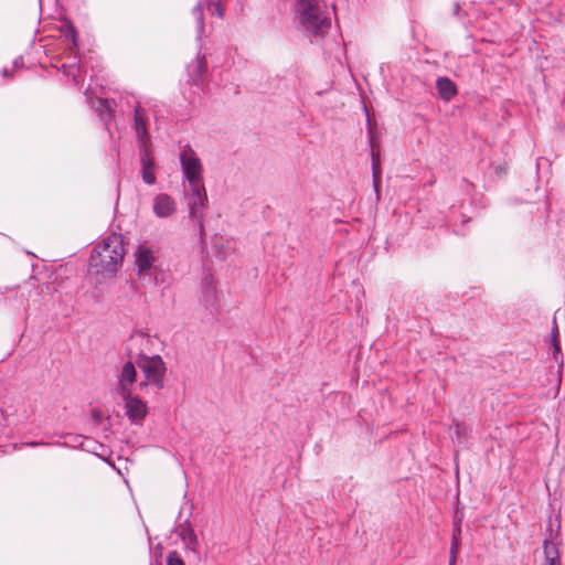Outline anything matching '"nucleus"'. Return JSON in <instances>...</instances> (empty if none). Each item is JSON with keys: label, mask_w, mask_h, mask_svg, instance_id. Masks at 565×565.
I'll list each match as a JSON object with an SVG mask.
<instances>
[{"label": "nucleus", "mask_w": 565, "mask_h": 565, "mask_svg": "<svg viewBox=\"0 0 565 565\" xmlns=\"http://www.w3.org/2000/svg\"><path fill=\"white\" fill-rule=\"evenodd\" d=\"M180 163L183 174L189 183L184 189V198L189 206V216L195 221L200 238L204 237V209L207 194L203 183V167L201 160L190 147L180 153Z\"/></svg>", "instance_id": "obj_1"}, {"label": "nucleus", "mask_w": 565, "mask_h": 565, "mask_svg": "<svg viewBox=\"0 0 565 565\" xmlns=\"http://www.w3.org/2000/svg\"><path fill=\"white\" fill-rule=\"evenodd\" d=\"M126 254L124 237L121 234L111 233L108 235L102 246L92 250L89 256V267L97 274L114 276L122 264Z\"/></svg>", "instance_id": "obj_2"}, {"label": "nucleus", "mask_w": 565, "mask_h": 565, "mask_svg": "<svg viewBox=\"0 0 565 565\" xmlns=\"http://www.w3.org/2000/svg\"><path fill=\"white\" fill-rule=\"evenodd\" d=\"M296 14L303 29L313 36L324 38L331 28L326 6L319 0H298Z\"/></svg>", "instance_id": "obj_3"}, {"label": "nucleus", "mask_w": 565, "mask_h": 565, "mask_svg": "<svg viewBox=\"0 0 565 565\" xmlns=\"http://www.w3.org/2000/svg\"><path fill=\"white\" fill-rule=\"evenodd\" d=\"M136 364L143 373V380L138 383L140 390L153 386L157 391H161L164 387L167 366L160 355L149 356L141 353L137 356Z\"/></svg>", "instance_id": "obj_4"}, {"label": "nucleus", "mask_w": 565, "mask_h": 565, "mask_svg": "<svg viewBox=\"0 0 565 565\" xmlns=\"http://www.w3.org/2000/svg\"><path fill=\"white\" fill-rule=\"evenodd\" d=\"M125 402L126 415L128 419L136 425L142 423L145 417L147 416L148 408L145 402L141 401L138 396H134L132 392L129 393V396H120Z\"/></svg>", "instance_id": "obj_5"}, {"label": "nucleus", "mask_w": 565, "mask_h": 565, "mask_svg": "<svg viewBox=\"0 0 565 565\" xmlns=\"http://www.w3.org/2000/svg\"><path fill=\"white\" fill-rule=\"evenodd\" d=\"M136 362L127 361L118 374V394L120 396H129L132 392V385L137 381Z\"/></svg>", "instance_id": "obj_6"}, {"label": "nucleus", "mask_w": 565, "mask_h": 565, "mask_svg": "<svg viewBox=\"0 0 565 565\" xmlns=\"http://www.w3.org/2000/svg\"><path fill=\"white\" fill-rule=\"evenodd\" d=\"M188 83L200 86L204 83L207 73V62L205 55L198 57L188 65Z\"/></svg>", "instance_id": "obj_7"}, {"label": "nucleus", "mask_w": 565, "mask_h": 565, "mask_svg": "<svg viewBox=\"0 0 565 565\" xmlns=\"http://www.w3.org/2000/svg\"><path fill=\"white\" fill-rule=\"evenodd\" d=\"M153 213L159 218H167L177 212V202L167 193H159L153 199Z\"/></svg>", "instance_id": "obj_8"}, {"label": "nucleus", "mask_w": 565, "mask_h": 565, "mask_svg": "<svg viewBox=\"0 0 565 565\" xmlns=\"http://www.w3.org/2000/svg\"><path fill=\"white\" fill-rule=\"evenodd\" d=\"M202 301L210 311L217 310L218 297L212 275H206L202 279Z\"/></svg>", "instance_id": "obj_9"}, {"label": "nucleus", "mask_w": 565, "mask_h": 565, "mask_svg": "<svg viewBox=\"0 0 565 565\" xmlns=\"http://www.w3.org/2000/svg\"><path fill=\"white\" fill-rule=\"evenodd\" d=\"M140 162L142 180L147 184L156 183L154 160L147 145L140 147Z\"/></svg>", "instance_id": "obj_10"}, {"label": "nucleus", "mask_w": 565, "mask_h": 565, "mask_svg": "<svg viewBox=\"0 0 565 565\" xmlns=\"http://www.w3.org/2000/svg\"><path fill=\"white\" fill-rule=\"evenodd\" d=\"M370 145H371V157H372V177L373 185L376 194L380 192V184L382 178L381 161H380V147L375 143V138L372 129L370 128Z\"/></svg>", "instance_id": "obj_11"}, {"label": "nucleus", "mask_w": 565, "mask_h": 565, "mask_svg": "<svg viewBox=\"0 0 565 565\" xmlns=\"http://www.w3.org/2000/svg\"><path fill=\"white\" fill-rule=\"evenodd\" d=\"M153 260L154 258L149 248L145 246L138 247L136 252V266L138 269L139 278H145L146 276L150 277Z\"/></svg>", "instance_id": "obj_12"}, {"label": "nucleus", "mask_w": 565, "mask_h": 565, "mask_svg": "<svg viewBox=\"0 0 565 565\" xmlns=\"http://www.w3.org/2000/svg\"><path fill=\"white\" fill-rule=\"evenodd\" d=\"M438 95L445 102H450L457 94V85L447 76L438 77L436 81Z\"/></svg>", "instance_id": "obj_13"}, {"label": "nucleus", "mask_w": 565, "mask_h": 565, "mask_svg": "<svg viewBox=\"0 0 565 565\" xmlns=\"http://www.w3.org/2000/svg\"><path fill=\"white\" fill-rule=\"evenodd\" d=\"M135 129L137 137L139 138L141 146L147 145L149 140V135L147 131V122L145 118L143 110L140 107H136L135 109Z\"/></svg>", "instance_id": "obj_14"}, {"label": "nucleus", "mask_w": 565, "mask_h": 565, "mask_svg": "<svg viewBox=\"0 0 565 565\" xmlns=\"http://www.w3.org/2000/svg\"><path fill=\"white\" fill-rule=\"evenodd\" d=\"M460 535H461V518L458 515L455 516L454 520V531H452V540L450 546V558L449 565H455L457 559V553L460 546Z\"/></svg>", "instance_id": "obj_15"}, {"label": "nucleus", "mask_w": 565, "mask_h": 565, "mask_svg": "<svg viewBox=\"0 0 565 565\" xmlns=\"http://www.w3.org/2000/svg\"><path fill=\"white\" fill-rule=\"evenodd\" d=\"M60 30L64 34L65 39L72 43L73 47L78 46L77 31H76L75 25L73 24V22L70 19L65 18V19L61 20Z\"/></svg>", "instance_id": "obj_16"}, {"label": "nucleus", "mask_w": 565, "mask_h": 565, "mask_svg": "<svg viewBox=\"0 0 565 565\" xmlns=\"http://www.w3.org/2000/svg\"><path fill=\"white\" fill-rule=\"evenodd\" d=\"M543 550L545 555V565L559 563V552L555 543L548 539L544 540Z\"/></svg>", "instance_id": "obj_17"}, {"label": "nucleus", "mask_w": 565, "mask_h": 565, "mask_svg": "<svg viewBox=\"0 0 565 565\" xmlns=\"http://www.w3.org/2000/svg\"><path fill=\"white\" fill-rule=\"evenodd\" d=\"M179 535L188 547L195 550V546L199 544V540L194 530L190 525L182 526Z\"/></svg>", "instance_id": "obj_18"}, {"label": "nucleus", "mask_w": 565, "mask_h": 565, "mask_svg": "<svg viewBox=\"0 0 565 565\" xmlns=\"http://www.w3.org/2000/svg\"><path fill=\"white\" fill-rule=\"evenodd\" d=\"M192 15L196 22L198 34L199 36H201L202 33L204 32V11L201 2L194 6V8L192 9Z\"/></svg>", "instance_id": "obj_19"}, {"label": "nucleus", "mask_w": 565, "mask_h": 565, "mask_svg": "<svg viewBox=\"0 0 565 565\" xmlns=\"http://www.w3.org/2000/svg\"><path fill=\"white\" fill-rule=\"evenodd\" d=\"M209 10L213 15L222 18L224 15V8L222 7L220 1H210Z\"/></svg>", "instance_id": "obj_20"}, {"label": "nucleus", "mask_w": 565, "mask_h": 565, "mask_svg": "<svg viewBox=\"0 0 565 565\" xmlns=\"http://www.w3.org/2000/svg\"><path fill=\"white\" fill-rule=\"evenodd\" d=\"M167 565H184V562L177 551H171L167 556Z\"/></svg>", "instance_id": "obj_21"}, {"label": "nucleus", "mask_w": 565, "mask_h": 565, "mask_svg": "<svg viewBox=\"0 0 565 565\" xmlns=\"http://www.w3.org/2000/svg\"><path fill=\"white\" fill-rule=\"evenodd\" d=\"M552 343V348H553V356H554V360L556 362H558V360L563 359V353H562V349H561V342L559 340L558 341H551Z\"/></svg>", "instance_id": "obj_22"}, {"label": "nucleus", "mask_w": 565, "mask_h": 565, "mask_svg": "<svg viewBox=\"0 0 565 565\" xmlns=\"http://www.w3.org/2000/svg\"><path fill=\"white\" fill-rule=\"evenodd\" d=\"M454 429L458 439H461L467 434V426L462 423H456Z\"/></svg>", "instance_id": "obj_23"}, {"label": "nucleus", "mask_w": 565, "mask_h": 565, "mask_svg": "<svg viewBox=\"0 0 565 565\" xmlns=\"http://www.w3.org/2000/svg\"><path fill=\"white\" fill-rule=\"evenodd\" d=\"M99 104H100V107L98 108V110L100 111L102 116L104 115V113L110 114L111 105L108 99H100Z\"/></svg>", "instance_id": "obj_24"}, {"label": "nucleus", "mask_w": 565, "mask_h": 565, "mask_svg": "<svg viewBox=\"0 0 565 565\" xmlns=\"http://www.w3.org/2000/svg\"><path fill=\"white\" fill-rule=\"evenodd\" d=\"M92 417L96 424H100L104 418V413L99 408L92 409Z\"/></svg>", "instance_id": "obj_25"}, {"label": "nucleus", "mask_w": 565, "mask_h": 565, "mask_svg": "<svg viewBox=\"0 0 565 565\" xmlns=\"http://www.w3.org/2000/svg\"><path fill=\"white\" fill-rule=\"evenodd\" d=\"M552 341H558L559 340V330L556 322V318L553 319V328L551 332Z\"/></svg>", "instance_id": "obj_26"}, {"label": "nucleus", "mask_w": 565, "mask_h": 565, "mask_svg": "<svg viewBox=\"0 0 565 565\" xmlns=\"http://www.w3.org/2000/svg\"><path fill=\"white\" fill-rule=\"evenodd\" d=\"M460 10H461L460 4H459L458 2H456V3L454 4V7H452V13H454V15H459Z\"/></svg>", "instance_id": "obj_27"}, {"label": "nucleus", "mask_w": 565, "mask_h": 565, "mask_svg": "<svg viewBox=\"0 0 565 565\" xmlns=\"http://www.w3.org/2000/svg\"><path fill=\"white\" fill-rule=\"evenodd\" d=\"M2 75H3L4 77L11 76V74H10V72H9V70H8V68H4V70L2 71Z\"/></svg>", "instance_id": "obj_28"}, {"label": "nucleus", "mask_w": 565, "mask_h": 565, "mask_svg": "<svg viewBox=\"0 0 565 565\" xmlns=\"http://www.w3.org/2000/svg\"><path fill=\"white\" fill-rule=\"evenodd\" d=\"M504 169H497V172H503Z\"/></svg>", "instance_id": "obj_29"}, {"label": "nucleus", "mask_w": 565, "mask_h": 565, "mask_svg": "<svg viewBox=\"0 0 565 565\" xmlns=\"http://www.w3.org/2000/svg\"><path fill=\"white\" fill-rule=\"evenodd\" d=\"M504 169H497V172H503Z\"/></svg>", "instance_id": "obj_30"}, {"label": "nucleus", "mask_w": 565, "mask_h": 565, "mask_svg": "<svg viewBox=\"0 0 565 565\" xmlns=\"http://www.w3.org/2000/svg\"><path fill=\"white\" fill-rule=\"evenodd\" d=\"M551 565H561V563H552Z\"/></svg>", "instance_id": "obj_31"}]
</instances>
